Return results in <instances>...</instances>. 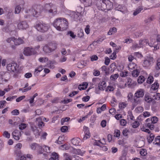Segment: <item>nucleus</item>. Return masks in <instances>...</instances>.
I'll return each mask as SVG.
<instances>
[{
  "instance_id": "17",
  "label": "nucleus",
  "mask_w": 160,
  "mask_h": 160,
  "mask_svg": "<svg viewBox=\"0 0 160 160\" xmlns=\"http://www.w3.org/2000/svg\"><path fill=\"white\" fill-rule=\"evenodd\" d=\"M84 5L85 7L89 6L92 5V0H81Z\"/></svg>"
},
{
  "instance_id": "3",
  "label": "nucleus",
  "mask_w": 160,
  "mask_h": 160,
  "mask_svg": "<svg viewBox=\"0 0 160 160\" xmlns=\"http://www.w3.org/2000/svg\"><path fill=\"white\" fill-rule=\"evenodd\" d=\"M7 68V70L9 71L15 72L13 76L15 78L17 77L19 71L18 70V67L16 63L12 62L8 64Z\"/></svg>"
},
{
  "instance_id": "15",
  "label": "nucleus",
  "mask_w": 160,
  "mask_h": 160,
  "mask_svg": "<svg viewBox=\"0 0 160 160\" xmlns=\"http://www.w3.org/2000/svg\"><path fill=\"white\" fill-rule=\"evenodd\" d=\"M32 158V156L30 154H28L26 156L24 155L21 156L20 158V160H31V159Z\"/></svg>"
},
{
  "instance_id": "41",
  "label": "nucleus",
  "mask_w": 160,
  "mask_h": 160,
  "mask_svg": "<svg viewBox=\"0 0 160 160\" xmlns=\"http://www.w3.org/2000/svg\"><path fill=\"white\" fill-rule=\"evenodd\" d=\"M139 123L138 121H135L132 124V127L133 128H137L139 125Z\"/></svg>"
},
{
  "instance_id": "1",
  "label": "nucleus",
  "mask_w": 160,
  "mask_h": 160,
  "mask_svg": "<svg viewBox=\"0 0 160 160\" xmlns=\"http://www.w3.org/2000/svg\"><path fill=\"white\" fill-rule=\"evenodd\" d=\"M96 5L98 9L104 11H108L111 9L113 8V4L109 0H97Z\"/></svg>"
},
{
  "instance_id": "52",
  "label": "nucleus",
  "mask_w": 160,
  "mask_h": 160,
  "mask_svg": "<svg viewBox=\"0 0 160 160\" xmlns=\"http://www.w3.org/2000/svg\"><path fill=\"white\" fill-rule=\"evenodd\" d=\"M93 74L95 76H98L100 75V72L98 70H94Z\"/></svg>"
},
{
  "instance_id": "43",
  "label": "nucleus",
  "mask_w": 160,
  "mask_h": 160,
  "mask_svg": "<svg viewBox=\"0 0 160 160\" xmlns=\"http://www.w3.org/2000/svg\"><path fill=\"white\" fill-rule=\"evenodd\" d=\"M116 58V52L115 51L112 53V54L111 55L110 58L111 59L113 60L115 59Z\"/></svg>"
},
{
  "instance_id": "49",
  "label": "nucleus",
  "mask_w": 160,
  "mask_h": 160,
  "mask_svg": "<svg viewBox=\"0 0 160 160\" xmlns=\"http://www.w3.org/2000/svg\"><path fill=\"white\" fill-rule=\"evenodd\" d=\"M61 130L62 132H64L68 130V128L66 126H63L61 127Z\"/></svg>"
},
{
  "instance_id": "58",
  "label": "nucleus",
  "mask_w": 160,
  "mask_h": 160,
  "mask_svg": "<svg viewBox=\"0 0 160 160\" xmlns=\"http://www.w3.org/2000/svg\"><path fill=\"white\" fill-rule=\"evenodd\" d=\"M74 153L77 154H80L81 153V151L80 149H74Z\"/></svg>"
},
{
  "instance_id": "38",
  "label": "nucleus",
  "mask_w": 160,
  "mask_h": 160,
  "mask_svg": "<svg viewBox=\"0 0 160 160\" xmlns=\"http://www.w3.org/2000/svg\"><path fill=\"white\" fill-rule=\"evenodd\" d=\"M140 153L141 155L142 156H145L147 154L146 150L144 149H142L140 151Z\"/></svg>"
},
{
  "instance_id": "6",
  "label": "nucleus",
  "mask_w": 160,
  "mask_h": 160,
  "mask_svg": "<svg viewBox=\"0 0 160 160\" xmlns=\"http://www.w3.org/2000/svg\"><path fill=\"white\" fill-rule=\"evenodd\" d=\"M43 10L45 12L52 13V15L55 14L56 13V9H52V7L50 3L46 4L43 8Z\"/></svg>"
},
{
  "instance_id": "11",
  "label": "nucleus",
  "mask_w": 160,
  "mask_h": 160,
  "mask_svg": "<svg viewBox=\"0 0 160 160\" xmlns=\"http://www.w3.org/2000/svg\"><path fill=\"white\" fill-rule=\"evenodd\" d=\"M18 27L19 29H26L28 27L27 23L25 21H22L20 22L18 24Z\"/></svg>"
},
{
  "instance_id": "40",
  "label": "nucleus",
  "mask_w": 160,
  "mask_h": 160,
  "mask_svg": "<svg viewBox=\"0 0 160 160\" xmlns=\"http://www.w3.org/2000/svg\"><path fill=\"white\" fill-rule=\"evenodd\" d=\"M70 119V118L69 117H66L64 118H62L61 120V123L62 125H63L64 122H67Z\"/></svg>"
},
{
  "instance_id": "18",
  "label": "nucleus",
  "mask_w": 160,
  "mask_h": 160,
  "mask_svg": "<svg viewBox=\"0 0 160 160\" xmlns=\"http://www.w3.org/2000/svg\"><path fill=\"white\" fill-rule=\"evenodd\" d=\"M140 72V71L138 69H135L132 71V74L133 77H137L138 76Z\"/></svg>"
},
{
  "instance_id": "64",
  "label": "nucleus",
  "mask_w": 160,
  "mask_h": 160,
  "mask_svg": "<svg viewBox=\"0 0 160 160\" xmlns=\"http://www.w3.org/2000/svg\"><path fill=\"white\" fill-rule=\"evenodd\" d=\"M148 127L151 130H152L154 129V126L153 124H150L149 123L147 124Z\"/></svg>"
},
{
  "instance_id": "62",
  "label": "nucleus",
  "mask_w": 160,
  "mask_h": 160,
  "mask_svg": "<svg viewBox=\"0 0 160 160\" xmlns=\"http://www.w3.org/2000/svg\"><path fill=\"white\" fill-rule=\"evenodd\" d=\"M114 90L112 86H108L106 89V91L107 92L108 90H109V91H113Z\"/></svg>"
},
{
  "instance_id": "21",
  "label": "nucleus",
  "mask_w": 160,
  "mask_h": 160,
  "mask_svg": "<svg viewBox=\"0 0 160 160\" xmlns=\"http://www.w3.org/2000/svg\"><path fill=\"white\" fill-rule=\"evenodd\" d=\"M144 99L145 101L147 102H150L152 99V98H151L149 95L145 94L144 97Z\"/></svg>"
},
{
  "instance_id": "39",
  "label": "nucleus",
  "mask_w": 160,
  "mask_h": 160,
  "mask_svg": "<svg viewBox=\"0 0 160 160\" xmlns=\"http://www.w3.org/2000/svg\"><path fill=\"white\" fill-rule=\"evenodd\" d=\"M115 67L116 66L115 63H113L110 64V68H112L110 70L111 72H114V70L115 68Z\"/></svg>"
},
{
  "instance_id": "32",
  "label": "nucleus",
  "mask_w": 160,
  "mask_h": 160,
  "mask_svg": "<svg viewBox=\"0 0 160 160\" xmlns=\"http://www.w3.org/2000/svg\"><path fill=\"white\" fill-rule=\"evenodd\" d=\"M137 98H138L135 96L134 97V102L133 104V105L136 106L138 103L140 102V101Z\"/></svg>"
},
{
  "instance_id": "36",
  "label": "nucleus",
  "mask_w": 160,
  "mask_h": 160,
  "mask_svg": "<svg viewBox=\"0 0 160 160\" xmlns=\"http://www.w3.org/2000/svg\"><path fill=\"white\" fill-rule=\"evenodd\" d=\"M64 156L65 158V160H72L70 156L68 153H64Z\"/></svg>"
},
{
  "instance_id": "9",
  "label": "nucleus",
  "mask_w": 160,
  "mask_h": 160,
  "mask_svg": "<svg viewBox=\"0 0 160 160\" xmlns=\"http://www.w3.org/2000/svg\"><path fill=\"white\" fill-rule=\"evenodd\" d=\"M68 23L67 20L63 18L62 22L60 26V28L59 31H64L66 30L68 28Z\"/></svg>"
},
{
  "instance_id": "35",
  "label": "nucleus",
  "mask_w": 160,
  "mask_h": 160,
  "mask_svg": "<svg viewBox=\"0 0 160 160\" xmlns=\"http://www.w3.org/2000/svg\"><path fill=\"white\" fill-rule=\"evenodd\" d=\"M79 138L77 139H72V142L74 145H77L78 144V140Z\"/></svg>"
},
{
  "instance_id": "47",
  "label": "nucleus",
  "mask_w": 160,
  "mask_h": 160,
  "mask_svg": "<svg viewBox=\"0 0 160 160\" xmlns=\"http://www.w3.org/2000/svg\"><path fill=\"white\" fill-rule=\"evenodd\" d=\"M110 62V59L108 57H106L105 58V61L104 63L106 65H109Z\"/></svg>"
},
{
  "instance_id": "50",
  "label": "nucleus",
  "mask_w": 160,
  "mask_h": 160,
  "mask_svg": "<svg viewBox=\"0 0 160 160\" xmlns=\"http://www.w3.org/2000/svg\"><path fill=\"white\" fill-rule=\"evenodd\" d=\"M126 123L127 122L124 119H122L120 121V124L122 126H125Z\"/></svg>"
},
{
  "instance_id": "60",
  "label": "nucleus",
  "mask_w": 160,
  "mask_h": 160,
  "mask_svg": "<svg viewBox=\"0 0 160 160\" xmlns=\"http://www.w3.org/2000/svg\"><path fill=\"white\" fill-rule=\"evenodd\" d=\"M89 133H88V132L86 133L85 135H84V137L83 138V140H85L88 138H89Z\"/></svg>"
},
{
  "instance_id": "48",
  "label": "nucleus",
  "mask_w": 160,
  "mask_h": 160,
  "mask_svg": "<svg viewBox=\"0 0 160 160\" xmlns=\"http://www.w3.org/2000/svg\"><path fill=\"white\" fill-rule=\"evenodd\" d=\"M25 98V96L24 95L19 97L16 99V101L17 102H18Z\"/></svg>"
},
{
  "instance_id": "34",
  "label": "nucleus",
  "mask_w": 160,
  "mask_h": 160,
  "mask_svg": "<svg viewBox=\"0 0 160 160\" xmlns=\"http://www.w3.org/2000/svg\"><path fill=\"white\" fill-rule=\"evenodd\" d=\"M155 68L157 70H159L160 69V58L158 59L157 61V65L155 66Z\"/></svg>"
},
{
  "instance_id": "25",
  "label": "nucleus",
  "mask_w": 160,
  "mask_h": 160,
  "mask_svg": "<svg viewBox=\"0 0 160 160\" xmlns=\"http://www.w3.org/2000/svg\"><path fill=\"white\" fill-rule=\"evenodd\" d=\"M145 80V78L142 76H140L138 78L137 80L138 82L139 83H143Z\"/></svg>"
},
{
  "instance_id": "22",
  "label": "nucleus",
  "mask_w": 160,
  "mask_h": 160,
  "mask_svg": "<svg viewBox=\"0 0 160 160\" xmlns=\"http://www.w3.org/2000/svg\"><path fill=\"white\" fill-rule=\"evenodd\" d=\"M158 87L159 84L158 83L157 81H155L151 86V88L154 90L158 89Z\"/></svg>"
},
{
  "instance_id": "2",
  "label": "nucleus",
  "mask_w": 160,
  "mask_h": 160,
  "mask_svg": "<svg viewBox=\"0 0 160 160\" xmlns=\"http://www.w3.org/2000/svg\"><path fill=\"white\" fill-rule=\"evenodd\" d=\"M32 8V9L26 10L25 12L26 13H29V15H32L36 17H37L39 15L43 8V6L40 5H35Z\"/></svg>"
},
{
  "instance_id": "12",
  "label": "nucleus",
  "mask_w": 160,
  "mask_h": 160,
  "mask_svg": "<svg viewBox=\"0 0 160 160\" xmlns=\"http://www.w3.org/2000/svg\"><path fill=\"white\" fill-rule=\"evenodd\" d=\"M12 136L13 138L16 140H18L20 138V136H21V132H20L18 130H15L12 133Z\"/></svg>"
},
{
  "instance_id": "42",
  "label": "nucleus",
  "mask_w": 160,
  "mask_h": 160,
  "mask_svg": "<svg viewBox=\"0 0 160 160\" xmlns=\"http://www.w3.org/2000/svg\"><path fill=\"white\" fill-rule=\"evenodd\" d=\"M26 127V124L25 123H21L19 125V129L20 130L24 129Z\"/></svg>"
},
{
  "instance_id": "31",
  "label": "nucleus",
  "mask_w": 160,
  "mask_h": 160,
  "mask_svg": "<svg viewBox=\"0 0 160 160\" xmlns=\"http://www.w3.org/2000/svg\"><path fill=\"white\" fill-rule=\"evenodd\" d=\"M43 149L45 152L47 153H50V148L48 146L44 145L43 147Z\"/></svg>"
},
{
  "instance_id": "30",
  "label": "nucleus",
  "mask_w": 160,
  "mask_h": 160,
  "mask_svg": "<svg viewBox=\"0 0 160 160\" xmlns=\"http://www.w3.org/2000/svg\"><path fill=\"white\" fill-rule=\"evenodd\" d=\"M21 10V8L19 6H17L15 8V13L16 14L19 13Z\"/></svg>"
},
{
  "instance_id": "51",
  "label": "nucleus",
  "mask_w": 160,
  "mask_h": 160,
  "mask_svg": "<svg viewBox=\"0 0 160 160\" xmlns=\"http://www.w3.org/2000/svg\"><path fill=\"white\" fill-rule=\"evenodd\" d=\"M48 60V58H39V61L41 62H45Z\"/></svg>"
},
{
  "instance_id": "13",
  "label": "nucleus",
  "mask_w": 160,
  "mask_h": 160,
  "mask_svg": "<svg viewBox=\"0 0 160 160\" xmlns=\"http://www.w3.org/2000/svg\"><path fill=\"white\" fill-rule=\"evenodd\" d=\"M144 94V90L142 89H140L138 90L135 93V96L138 98H142L143 97Z\"/></svg>"
},
{
  "instance_id": "56",
  "label": "nucleus",
  "mask_w": 160,
  "mask_h": 160,
  "mask_svg": "<svg viewBox=\"0 0 160 160\" xmlns=\"http://www.w3.org/2000/svg\"><path fill=\"white\" fill-rule=\"evenodd\" d=\"M90 98V97L89 96H87L84 97L82 98V100L84 102H88L89 101Z\"/></svg>"
},
{
  "instance_id": "29",
  "label": "nucleus",
  "mask_w": 160,
  "mask_h": 160,
  "mask_svg": "<svg viewBox=\"0 0 160 160\" xmlns=\"http://www.w3.org/2000/svg\"><path fill=\"white\" fill-rule=\"evenodd\" d=\"M11 113L12 115L16 116L19 114V111L18 109H15L12 111Z\"/></svg>"
},
{
  "instance_id": "7",
  "label": "nucleus",
  "mask_w": 160,
  "mask_h": 160,
  "mask_svg": "<svg viewBox=\"0 0 160 160\" xmlns=\"http://www.w3.org/2000/svg\"><path fill=\"white\" fill-rule=\"evenodd\" d=\"M153 58L151 57H147L145 58L143 65L144 67H148L154 62Z\"/></svg>"
},
{
  "instance_id": "57",
  "label": "nucleus",
  "mask_w": 160,
  "mask_h": 160,
  "mask_svg": "<svg viewBox=\"0 0 160 160\" xmlns=\"http://www.w3.org/2000/svg\"><path fill=\"white\" fill-rule=\"evenodd\" d=\"M14 37H12L9 38H8L6 41L8 43H10L12 41L14 42Z\"/></svg>"
},
{
  "instance_id": "59",
  "label": "nucleus",
  "mask_w": 160,
  "mask_h": 160,
  "mask_svg": "<svg viewBox=\"0 0 160 160\" xmlns=\"http://www.w3.org/2000/svg\"><path fill=\"white\" fill-rule=\"evenodd\" d=\"M68 34H69L70 36L72 38H75L76 36L75 35H74L73 32L71 31H70L68 32Z\"/></svg>"
},
{
  "instance_id": "8",
  "label": "nucleus",
  "mask_w": 160,
  "mask_h": 160,
  "mask_svg": "<svg viewBox=\"0 0 160 160\" xmlns=\"http://www.w3.org/2000/svg\"><path fill=\"white\" fill-rule=\"evenodd\" d=\"M36 52L34 48L27 47L24 49V54L27 56H29L34 55L36 53Z\"/></svg>"
},
{
  "instance_id": "4",
  "label": "nucleus",
  "mask_w": 160,
  "mask_h": 160,
  "mask_svg": "<svg viewBox=\"0 0 160 160\" xmlns=\"http://www.w3.org/2000/svg\"><path fill=\"white\" fill-rule=\"evenodd\" d=\"M35 26L38 31L42 32L47 31L49 28L48 26L42 21L37 22Z\"/></svg>"
},
{
  "instance_id": "55",
  "label": "nucleus",
  "mask_w": 160,
  "mask_h": 160,
  "mask_svg": "<svg viewBox=\"0 0 160 160\" xmlns=\"http://www.w3.org/2000/svg\"><path fill=\"white\" fill-rule=\"evenodd\" d=\"M98 58L96 55H92L91 57V59L92 61H96L98 60Z\"/></svg>"
},
{
  "instance_id": "44",
  "label": "nucleus",
  "mask_w": 160,
  "mask_h": 160,
  "mask_svg": "<svg viewBox=\"0 0 160 160\" xmlns=\"http://www.w3.org/2000/svg\"><path fill=\"white\" fill-rule=\"evenodd\" d=\"M3 135L4 137L8 138H9L10 137V134L9 133L8 131H5L4 132Z\"/></svg>"
},
{
  "instance_id": "46",
  "label": "nucleus",
  "mask_w": 160,
  "mask_h": 160,
  "mask_svg": "<svg viewBox=\"0 0 160 160\" xmlns=\"http://www.w3.org/2000/svg\"><path fill=\"white\" fill-rule=\"evenodd\" d=\"M116 10L118 11H119L122 12H123L124 11V9H123L122 6L121 5H119L118 6V7L116 8Z\"/></svg>"
},
{
  "instance_id": "45",
  "label": "nucleus",
  "mask_w": 160,
  "mask_h": 160,
  "mask_svg": "<svg viewBox=\"0 0 160 160\" xmlns=\"http://www.w3.org/2000/svg\"><path fill=\"white\" fill-rule=\"evenodd\" d=\"M98 84L99 85H101V86H103L105 88L106 86V83L104 81H100L99 83Z\"/></svg>"
},
{
  "instance_id": "20",
  "label": "nucleus",
  "mask_w": 160,
  "mask_h": 160,
  "mask_svg": "<svg viewBox=\"0 0 160 160\" xmlns=\"http://www.w3.org/2000/svg\"><path fill=\"white\" fill-rule=\"evenodd\" d=\"M139 45L142 47L147 45L148 42V40L147 39L141 40L139 41Z\"/></svg>"
},
{
  "instance_id": "5",
  "label": "nucleus",
  "mask_w": 160,
  "mask_h": 160,
  "mask_svg": "<svg viewBox=\"0 0 160 160\" xmlns=\"http://www.w3.org/2000/svg\"><path fill=\"white\" fill-rule=\"evenodd\" d=\"M56 48L57 45L56 44L50 43L44 46L43 50L46 53H50L55 50Z\"/></svg>"
},
{
  "instance_id": "14",
  "label": "nucleus",
  "mask_w": 160,
  "mask_h": 160,
  "mask_svg": "<svg viewBox=\"0 0 160 160\" xmlns=\"http://www.w3.org/2000/svg\"><path fill=\"white\" fill-rule=\"evenodd\" d=\"M72 18L75 21H78L79 20L81 16V13L78 12H75L73 13L72 15Z\"/></svg>"
},
{
  "instance_id": "27",
  "label": "nucleus",
  "mask_w": 160,
  "mask_h": 160,
  "mask_svg": "<svg viewBox=\"0 0 160 160\" xmlns=\"http://www.w3.org/2000/svg\"><path fill=\"white\" fill-rule=\"evenodd\" d=\"M118 77V74L116 73L111 75L110 77V79L112 80H116Z\"/></svg>"
},
{
  "instance_id": "26",
  "label": "nucleus",
  "mask_w": 160,
  "mask_h": 160,
  "mask_svg": "<svg viewBox=\"0 0 160 160\" xmlns=\"http://www.w3.org/2000/svg\"><path fill=\"white\" fill-rule=\"evenodd\" d=\"M117 32V29L116 28L113 27L112 28L110 29L109 31L108 32V35H111L113 32L115 33Z\"/></svg>"
},
{
  "instance_id": "37",
  "label": "nucleus",
  "mask_w": 160,
  "mask_h": 160,
  "mask_svg": "<svg viewBox=\"0 0 160 160\" xmlns=\"http://www.w3.org/2000/svg\"><path fill=\"white\" fill-rule=\"evenodd\" d=\"M158 118L156 117H153L151 118L152 122L153 123H156L158 121Z\"/></svg>"
},
{
  "instance_id": "61",
  "label": "nucleus",
  "mask_w": 160,
  "mask_h": 160,
  "mask_svg": "<svg viewBox=\"0 0 160 160\" xmlns=\"http://www.w3.org/2000/svg\"><path fill=\"white\" fill-rule=\"evenodd\" d=\"M106 121L105 120H103L101 122V125L102 127H105L106 126Z\"/></svg>"
},
{
  "instance_id": "28",
  "label": "nucleus",
  "mask_w": 160,
  "mask_h": 160,
  "mask_svg": "<svg viewBox=\"0 0 160 160\" xmlns=\"http://www.w3.org/2000/svg\"><path fill=\"white\" fill-rule=\"evenodd\" d=\"M160 99V93H157L153 96V100H158Z\"/></svg>"
},
{
  "instance_id": "10",
  "label": "nucleus",
  "mask_w": 160,
  "mask_h": 160,
  "mask_svg": "<svg viewBox=\"0 0 160 160\" xmlns=\"http://www.w3.org/2000/svg\"><path fill=\"white\" fill-rule=\"evenodd\" d=\"M63 18H59L56 19L53 22V24L56 29L59 30L60 28V26L62 22Z\"/></svg>"
},
{
  "instance_id": "23",
  "label": "nucleus",
  "mask_w": 160,
  "mask_h": 160,
  "mask_svg": "<svg viewBox=\"0 0 160 160\" xmlns=\"http://www.w3.org/2000/svg\"><path fill=\"white\" fill-rule=\"evenodd\" d=\"M129 69H132V68L136 69H137V65L134 63L131 62L128 65Z\"/></svg>"
},
{
  "instance_id": "24",
  "label": "nucleus",
  "mask_w": 160,
  "mask_h": 160,
  "mask_svg": "<svg viewBox=\"0 0 160 160\" xmlns=\"http://www.w3.org/2000/svg\"><path fill=\"white\" fill-rule=\"evenodd\" d=\"M154 137L155 136L153 134L151 133L147 138L148 142L149 143H151L154 139Z\"/></svg>"
},
{
  "instance_id": "54",
  "label": "nucleus",
  "mask_w": 160,
  "mask_h": 160,
  "mask_svg": "<svg viewBox=\"0 0 160 160\" xmlns=\"http://www.w3.org/2000/svg\"><path fill=\"white\" fill-rule=\"evenodd\" d=\"M120 131L119 130H116L115 131V135L114 136L117 137H119L120 135Z\"/></svg>"
},
{
  "instance_id": "33",
  "label": "nucleus",
  "mask_w": 160,
  "mask_h": 160,
  "mask_svg": "<svg viewBox=\"0 0 160 160\" xmlns=\"http://www.w3.org/2000/svg\"><path fill=\"white\" fill-rule=\"evenodd\" d=\"M153 81V77L150 76H149L148 78L147 82L148 83H151Z\"/></svg>"
},
{
  "instance_id": "53",
  "label": "nucleus",
  "mask_w": 160,
  "mask_h": 160,
  "mask_svg": "<svg viewBox=\"0 0 160 160\" xmlns=\"http://www.w3.org/2000/svg\"><path fill=\"white\" fill-rule=\"evenodd\" d=\"M38 145L35 143H33L30 146V147L33 150H35L36 148V146Z\"/></svg>"
},
{
  "instance_id": "63",
  "label": "nucleus",
  "mask_w": 160,
  "mask_h": 160,
  "mask_svg": "<svg viewBox=\"0 0 160 160\" xmlns=\"http://www.w3.org/2000/svg\"><path fill=\"white\" fill-rule=\"evenodd\" d=\"M85 32L87 34H88L90 32L89 26V25H87L86 26V28L85 29Z\"/></svg>"
},
{
  "instance_id": "19",
  "label": "nucleus",
  "mask_w": 160,
  "mask_h": 160,
  "mask_svg": "<svg viewBox=\"0 0 160 160\" xmlns=\"http://www.w3.org/2000/svg\"><path fill=\"white\" fill-rule=\"evenodd\" d=\"M58 154L55 152L52 153L51 157L49 158V160H58Z\"/></svg>"
},
{
  "instance_id": "16",
  "label": "nucleus",
  "mask_w": 160,
  "mask_h": 160,
  "mask_svg": "<svg viewBox=\"0 0 160 160\" xmlns=\"http://www.w3.org/2000/svg\"><path fill=\"white\" fill-rule=\"evenodd\" d=\"M23 40L21 38H19L18 39L14 38V42L15 45H19L23 43Z\"/></svg>"
}]
</instances>
